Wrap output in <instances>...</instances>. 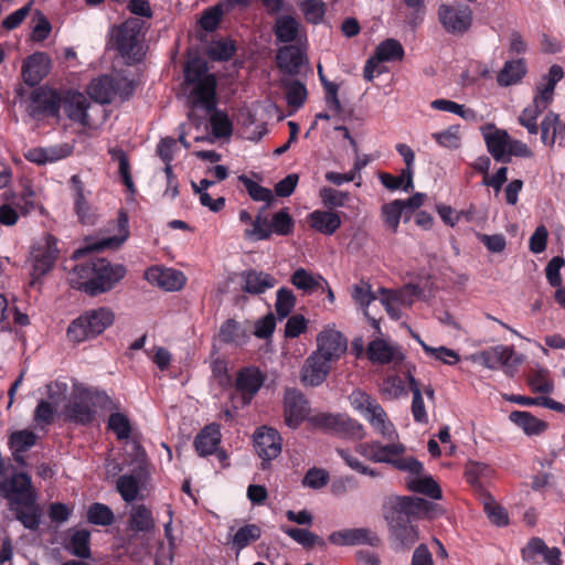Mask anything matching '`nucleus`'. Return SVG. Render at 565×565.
<instances>
[{
  "label": "nucleus",
  "instance_id": "79ce46f5",
  "mask_svg": "<svg viewBox=\"0 0 565 565\" xmlns=\"http://www.w3.org/2000/svg\"><path fill=\"white\" fill-rule=\"evenodd\" d=\"M509 418L524 430L526 435H539L547 428V424L529 412L514 411Z\"/></svg>",
  "mask_w": 565,
  "mask_h": 565
},
{
  "label": "nucleus",
  "instance_id": "e433bc0d",
  "mask_svg": "<svg viewBox=\"0 0 565 565\" xmlns=\"http://www.w3.org/2000/svg\"><path fill=\"white\" fill-rule=\"evenodd\" d=\"M71 186L74 191V209L79 218L84 224L92 223V214L89 204L84 194V184L78 175L71 178Z\"/></svg>",
  "mask_w": 565,
  "mask_h": 565
},
{
  "label": "nucleus",
  "instance_id": "c9c22d12",
  "mask_svg": "<svg viewBox=\"0 0 565 565\" xmlns=\"http://www.w3.org/2000/svg\"><path fill=\"white\" fill-rule=\"evenodd\" d=\"M364 417L369 420L371 426L380 433L383 437L392 438L395 434L394 425L390 422L384 408L376 403Z\"/></svg>",
  "mask_w": 565,
  "mask_h": 565
},
{
  "label": "nucleus",
  "instance_id": "c85d7f7f",
  "mask_svg": "<svg viewBox=\"0 0 565 565\" xmlns=\"http://www.w3.org/2000/svg\"><path fill=\"white\" fill-rule=\"evenodd\" d=\"M280 86L285 92L287 105L298 109L302 107L308 97V90L301 78L281 76Z\"/></svg>",
  "mask_w": 565,
  "mask_h": 565
},
{
  "label": "nucleus",
  "instance_id": "f257e3e1",
  "mask_svg": "<svg viewBox=\"0 0 565 565\" xmlns=\"http://www.w3.org/2000/svg\"><path fill=\"white\" fill-rule=\"evenodd\" d=\"M563 78V67L554 64L550 67L548 73L542 77V82L537 84L532 103L523 109L518 118L519 124L525 127L529 134L536 135L539 132L536 120L553 102L556 84Z\"/></svg>",
  "mask_w": 565,
  "mask_h": 565
},
{
  "label": "nucleus",
  "instance_id": "c03bdc74",
  "mask_svg": "<svg viewBox=\"0 0 565 565\" xmlns=\"http://www.w3.org/2000/svg\"><path fill=\"white\" fill-rule=\"evenodd\" d=\"M281 530L305 548H312L313 546L326 547V541L307 529L281 526Z\"/></svg>",
  "mask_w": 565,
  "mask_h": 565
},
{
  "label": "nucleus",
  "instance_id": "4d7b16f0",
  "mask_svg": "<svg viewBox=\"0 0 565 565\" xmlns=\"http://www.w3.org/2000/svg\"><path fill=\"white\" fill-rule=\"evenodd\" d=\"M128 215L125 211L120 210L117 216L118 233L113 237H108L100 242L99 247H119L129 236Z\"/></svg>",
  "mask_w": 565,
  "mask_h": 565
},
{
  "label": "nucleus",
  "instance_id": "49530a36",
  "mask_svg": "<svg viewBox=\"0 0 565 565\" xmlns=\"http://www.w3.org/2000/svg\"><path fill=\"white\" fill-rule=\"evenodd\" d=\"M374 55L381 62L401 61L404 57V49L397 40L386 39L376 46Z\"/></svg>",
  "mask_w": 565,
  "mask_h": 565
},
{
  "label": "nucleus",
  "instance_id": "ea45409f",
  "mask_svg": "<svg viewBox=\"0 0 565 565\" xmlns=\"http://www.w3.org/2000/svg\"><path fill=\"white\" fill-rule=\"evenodd\" d=\"M218 337H220V340L224 343H233L235 345H243L248 341L249 333L236 320L227 319L221 326Z\"/></svg>",
  "mask_w": 565,
  "mask_h": 565
},
{
  "label": "nucleus",
  "instance_id": "2f4dec72",
  "mask_svg": "<svg viewBox=\"0 0 565 565\" xmlns=\"http://www.w3.org/2000/svg\"><path fill=\"white\" fill-rule=\"evenodd\" d=\"M300 22L291 15H280L274 24L276 41L291 44L297 41L300 33Z\"/></svg>",
  "mask_w": 565,
  "mask_h": 565
},
{
  "label": "nucleus",
  "instance_id": "2eb2a0df",
  "mask_svg": "<svg viewBox=\"0 0 565 565\" xmlns=\"http://www.w3.org/2000/svg\"><path fill=\"white\" fill-rule=\"evenodd\" d=\"M284 408L285 423L290 428H297L309 414L308 401L305 395L296 388L286 390Z\"/></svg>",
  "mask_w": 565,
  "mask_h": 565
},
{
  "label": "nucleus",
  "instance_id": "473e14b6",
  "mask_svg": "<svg viewBox=\"0 0 565 565\" xmlns=\"http://www.w3.org/2000/svg\"><path fill=\"white\" fill-rule=\"evenodd\" d=\"M290 281L296 288L306 294H312L319 289L324 291V287H328V281L321 275H315L305 268L295 270Z\"/></svg>",
  "mask_w": 565,
  "mask_h": 565
},
{
  "label": "nucleus",
  "instance_id": "4468645a",
  "mask_svg": "<svg viewBox=\"0 0 565 565\" xmlns=\"http://www.w3.org/2000/svg\"><path fill=\"white\" fill-rule=\"evenodd\" d=\"M329 542L338 546H352V545H370L379 546L381 539L379 535L366 527L343 529L332 532Z\"/></svg>",
  "mask_w": 565,
  "mask_h": 565
},
{
  "label": "nucleus",
  "instance_id": "0eeeda50",
  "mask_svg": "<svg viewBox=\"0 0 565 565\" xmlns=\"http://www.w3.org/2000/svg\"><path fill=\"white\" fill-rule=\"evenodd\" d=\"M472 359L490 370L502 367L509 376H513L518 366L522 363L521 356L516 355L512 348L505 345L489 348L473 355Z\"/></svg>",
  "mask_w": 565,
  "mask_h": 565
},
{
  "label": "nucleus",
  "instance_id": "a211bd4d",
  "mask_svg": "<svg viewBox=\"0 0 565 565\" xmlns=\"http://www.w3.org/2000/svg\"><path fill=\"white\" fill-rule=\"evenodd\" d=\"M254 444L257 455L264 461H270L281 452V437L274 428H258L254 434Z\"/></svg>",
  "mask_w": 565,
  "mask_h": 565
},
{
  "label": "nucleus",
  "instance_id": "c756f323",
  "mask_svg": "<svg viewBox=\"0 0 565 565\" xmlns=\"http://www.w3.org/2000/svg\"><path fill=\"white\" fill-rule=\"evenodd\" d=\"M221 443L220 426L211 424L205 426L195 437L194 447L202 457L212 455Z\"/></svg>",
  "mask_w": 565,
  "mask_h": 565
},
{
  "label": "nucleus",
  "instance_id": "423d86ee",
  "mask_svg": "<svg viewBox=\"0 0 565 565\" xmlns=\"http://www.w3.org/2000/svg\"><path fill=\"white\" fill-rule=\"evenodd\" d=\"M437 15L445 31L452 35H462L468 32L473 21L472 10L467 4L441 3Z\"/></svg>",
  "mask_w": 565,
  "mask_h": 565
},
{
  "label": "nucleus",
  "instance_id": "dca6fc26",
  "mask_svg": "<svg viewBox=\"0 0 565 565\" xmlns=\"http://www.w3.org/2000/svg\"><path fill=\"white\" fill-rule=\"evenodd\" d=\"M190 93L189 100L193 107H202L206 113H211L216 107V79L213 74L203 76L195 82Z\"/></svg>",
  "mask_w": 565,
  "mask_h": 565
},
{
  "label": "nucleus",
  "instance_id": "5701e85b",
  "mask_svg": "<svg viewBox=\"0 0 565 565\" xmlns=\"http://www.w3.org/2000/svg\"><path fill=\"white\" fill-rule=\"evenodd\" d=\"M73 148L67 143L53 145L49 147H35L29 149L24 157L28 161L36 164L53 163L68 157Z\"/></svg>",
  "mask_w": 565,
  "mask_h": 565
},
{
  "label": "nucleus",
  "instance_id": "bb28decb",
  "mask_svg": "<svg viewBox=\"0 0 565 565\" xmlns=\"http://www.w3.org/2000/svg\"><path fill=\"white\" fill-rule=\"evenodd\" d=\"M241 279L242 290L252 295L263 294L276 285V279L271 275L255 269L244 270Z\"/></svg>",
  "mask_w": 565,
  "mask_h": 565
},
{
  "label": "nucleus",
  "instance_id": "774afa93",
  "mask_svg": "<svg viewBox=\"0 0 565 565\" xmlns=\"http://www.w3.org/2000/svg\"><path fill=\"white\" fill-rule=\"evenodd\" d=\"M234 53L235 46L228 40L213 42L207 50L209 56L214 61H228Z\"/></svg>",
  "mask_w": 565,
  "mask_h": 565
},
{
  "label": "nucleus",
  "instance_id": "4c0bfd02",
  "mask_svg": "<svg viewBox=\"0 0 565 565\" xmlns=\"http://www.w3.org/2000/svg\"><path fill=\"white\" fill-rule=\"evenodd\" d=\"M89 96L99 104H108L115 97L113 87V77L108 75L100 76L92 81L87 89Z\"/></svg>",
  "mask_w": 565,
  "mask_h": 565
},
{
  "label": "nucleus",
  "instance_id": "9b49d317",
  "mask_svg": "<svg viewBox=\"0 0 565 565\" xmlns=\"http://www.w3.org/2000/svg\"><path fill=\"white\" fill-rule=\"evenodd\" d=\"M348 341L342 333L335 329L326 328L317 335L316 354L333 364L347 352Z\"/></svg>",
  "mask_w": 565,
  "mask_h": 565
},
{
  "label": "nucleus",
  "instance_id": "6e6552de",
  "mask_svg": "<svg viewBox=\"0 0 565 565\" xmlns=\"http://www.w3.org/2000/svg\"><path fill=\"white\" fill-rule=\"evenodd\" d=\"M276 64L282 76H303L310 72L305 50L300 45L289 44L277 50Z\"/></svg>",
  "mask_w": 565,
  "mask_h": 565
},
{
  "label": "nucleus",
  "instance_id": "7c9ffc66",
  "mask_svg": "<svg viewBox=\"0 0 565 565\" xmlns=\"http://www.w3.org/2000/svg\"><path fill=\"white\" fill-rule=\"evenodd\" d=\"M127 524L128 529L136 533H150L156 527L152 512L145 504L132 505Z\"/></svg>",
  "mask_w": 565,
  "mask_h": 565
},
{
  "label": "nucleus",
  "instance_id": "72a5a7b5",
  "mask_svg": "<svg viewBox=\"0 0 565 565\" xmlns=\"http://www.w3.org/2000/svg\"><path fill=\"white\" fill-rule=\"evenodd\" d=\"M36 104L34 113L46 116L58 117L60 108L63 107V97L56 92H41L33 95Z\"/></svg>",
  "mask_w": 565,
  "mask_h": 565
},
{
  "label": "nucleus",
  "instance_id": "393cba45",
  "mask_svg": "<svg viewBox=\"0 0 565 565\" xmlns=\"http://www.w3.org/2000/svg\"><path fill=\"white\" fill-rule=\"evenodd\" d=\"M418 288L413 285H408L404 290L395 291L381 289L382 298L381 302L384 306L388 316L398 320L402 317L401 310L397 308L398 305L408 303L411 305V300L407 299L408 296H413L417 292Z\"/></svg>",
  "mask_w": 565,
  "mask_h": 565
},
{
  "label": "nucleus",
  "instance_id": "603ef678",
  "mask_svg": "<svg viewBox=\"0 0 565 565\" xmlns=\"http://www.w3.org/2000/svg\"><path fill=\"white\" fill-rule=\"evenodd\" d=\"M262 535V530L257 524H246L239 527L233 535L232 543L237 551L245 548L250 543L257 541Z\"/></svg>",
  "mask_w": 565,
  "mask_h": 565
},
{
  "label": "nucleus",
  "instance_id": "7ed1b4c3",
  "mask_svg": "<svg viewBox=\"0 0 565 565\" xmlns=\"http://www.w3.org/2000/svg\"><path fill=\"white\" fill-rule=\"evenodd\" d=\"M115 313L111 309L100 307L87 310L67 328V337L70 341L79 343L93 339L103 333L114 323Z\"/></svg>",
  "mask_w": 565,
  "mask_h": 565
},
{
  "label": "nucleus",
  "instance_id": "39448f33",
  "mask_svg": "<svg viewBox=\"0 0 565 565\" xmlns=\"http://www.w3.org/2000/svg\"><path fill=\"white\" fill-rule=\"evenodd\" d=\"M430 503L417 497H390L383 507V516L388 530L409 523L412 516H419L428 511Z\"/></svg>",
  "mask_w": 565,
  "mask_h": 565
},
{
  "label": "nucleus",
  "instance_id": "a19ab883",
  "mask_svg": "<svg viewBox=\"0 0 565 565\" xmlns=\"http://www.w3.org/2000/svg\"><path fill=\"white\" fill-rule=\"evenodd\" d=\"M95 271V260H89L76 265L70 275V285L72 288L83 290L88 295V287L93 281Z\"/></svg>",
  "mask_w": 565,
  "mask_h": 565
},
{
  "label": "nucleus",
  "instance_id": "864d4df0",
  "mask_svg": "<svg viewBox=\"0 0 565 565\" xmlns=\"http://www.w3.org/2000/svg\"><path fill=\"white\" fill-rule=\"evenodd\" d=\"M430 106L437 110L456 114L466 120H477V113L473 109L466 108L463 105L457 104L452 100L435 99L431 102Z\"/></svg>",
  "mask_w": 565,
  "mask_h": 565
},
{
  "label": "nucleus",
  "instance_id": "aec40b11",
  "mask_svg": "<svg viewBox=\"0 0 565 565\" xmlns=\"http://www.w3.org/2000/svg\"><path fill=\"white\" fill-rule=\"evenodd\" d=\"M264 381V374L256 366H247L238 371L235 387L242 393L244 404L250 403L252 398L263 386Z\"/></svg>",
  "mask_w": 565,
  "mask_h": 565
},
{
  "label": "nucleus",
  "instance_id": "1a4fd4ad",
  "mask_svg": "<svg viewBox=\"0 0 565 565\" xmlns=\"http://www.w3.org/2000/svg\"><path fill=\"white\" fill-rule=\"evenodd\" d=\"M125 275L126 268L122 265H111L106 259H96L93 281H90L88 287V295L94 297L111 290Z\"/></svg>",
  "mask_w": 565,
  "mask_h": 565
},
{
  "label": "nucleus",
  "instance_id": "cd10ccee",
  "mask_svg": "<svg viewBox=\"0 0 565 565\" xmlns=\"http://www.w3.org/2000/svg\"><path fill=\"white\" fill-rule=\"evenodd\" d=\"M308 223L315 231L333 235L341 226V215L338 212L316 210L308 215Z\"/></svg>",
  "mask_w": 565,
  "mask_h": 565
},
{
  "label": "nucleus",
  "instance_id": "de8ad7c7",
  "mask_svg": "<svg viewBox=\"0 0 565 565\" xmlns=\"http://www.w3.org/2000/svg\"><path fill=\"white\" fill-rule=\"evenodd\" d=\"M390 534L399 546L407 550L419 539L417 527L411 522L390 529Z\"/></svg>",
  "mask_w": 565,
  "mask_h": 565
},
{
  "label": "nucleus",
  "instance_id": "ddd939ff",
  "mask_svg": "<svg viewBox=\"0 0 565 565\" xmlns=\"http://www.w3.org/2000/svg\"><path fill=\"white\" fill-rule=\"evenodd\" d=\"M0 493L15 504L35 501L31 478L25 472L14 473L0 481Z\"/></svg>",
  "mask_w": 565,
  "mask_h": 565
},
{
  "label": "nucleus",
  "instance_id": "b1692460",
  "mask_svg": "<svg viewBox=\"0 0 565 565\" xmlns=\"http://www.w3.org/2000/svg\"><path fill=\"white\" fill-rule=\"evenodd\" d=\"M50 61L44 53H35L29 56L22 66L23 81L29 86L38 85L49 73Z\"/></svg>",
  "mask_w": 565,
  "mask_h": 565
},
{
  "label": "nucleus",
  "instance_id": "4be33fe9",
  "mask_svg": "<svg viewBox=\"0 0 565 565\" xmlns=\"http://www.w3.org/2000/svg\"><path fill=\"white\" fill-rule=\"evenodd\" d=\"M366 354L372 363L388 364L391 362L397 364L403 362L405 355L398 347L392 345L383 339L371 341L366 349Z\"/></svg>",
  "mask_w": 565,
  "mask_h": 565
},
{
  "label": "nucleus",
  "instance_id": "a18cd8bd",
  "mask_svg": "<svg viewBox=\"0 0 565 565\" xmlns=\"http://www.w3.org/2000/svg\"><path fill=\"white\" fill-rule=\"evenodd\" d=\"M407 382L409 390L413 393V401H412V414L415 419V422L425 424L427 423V413L425 409L424 399L422 396V391L419 383L416 381V379L412 375L411 371L407 372Z\"/></svg>",
  "mask_w": 565,
  "mask_h": 565
},
{
  "label": "nucleus",
  "instance_id": "a878e982",
  "mask_svg": "<svg viewBox=\"0 0 565 565\" xmlns=\"http://www.w3.org/2000/svg\"><path fill=\"white\" fill-rule=\"evenodd\" d=\"M146 277L168 291L180 290L185 284L184 275L172 268H151L146 273Z\"/></svg>",
  "mask_w": 565,
  "mask_h": 565
},
{
  "label": "nucleus",
  "instance_id": "412c9836",
  "mask_svg": "<svg viewBox=\"0 0 565 565\" xmlns=\"http://www.w3.org/2000/svg\"><path fill=\"white\" fill-rule=\"evenodd\" d=\"M93 396L88 392L74 394L65 408L66 417L78 424H88L95 417Z\"/></svg>",
  "mask_w": 565,
  "mask_h": 565
},
{
  "label": "nucleus",
  "instance_id": "3c124183",
  "mask_svg": "<svg viewBox=\"0 0 565 565\" xmlns=\"http://www.w3.org/2000/svg\"><path fill=\"white\" fill-rule=\"evenodd\" d=\"M17 519L30 530H36L40 525V514L34 505V501L17 503Z\"/></svg>",
  "mask_w": 565,
  "mask_h": 565
},
{
  "label": "nucleus",
  "instance_id": "f3484780",
  "mask_svg": "<svg viewBox=\"0 0 565 565\" xmlns=\"http://www.w3.org/2000/svg\"><path fill=\"white\" fill-rule=\"evenodd\" d=\"M482 136L486 141L487 149L492 158L498 162L508 163V147L510 143L509 134L497 128L493 124H488L481 128Z\"/></svg>",
  "mask_w": 565,
  "mask_h": 565
},
{
  "label": "nucleus",
  "instance_id": "69168bd1",
  "mask_svg": "<svg viewBox=\"0 0 565 565\" xmlns=\"http://www.w3.org/2000/svg\"><path fill=\"white\" fill-rule=\"evenodd\" d=\"M238 180L245 185L249 196L254 201H263L267 204H270L274 201L271 190L262 186L260 184L247 178L245 174L239 175Z\"/></svg>",
  "mask_w": 565,
  "mask_h": 565
},
{
  "label": "nucleus",
  "instance_id": "0e129e2a",
  "mask_svg": "<svg viewBox=\"0 0 565 565\" xmlns=\"http://www.w3.org/2000/svg\"><path fill=\"white\" fill-rule=\"evenodd\" d=\"M107 426L119 440L128 439L131 435L130 420L122 413L110 414Z\"/></svg>",
  "mask_w": 565,
  "mask_h": 565
},
{
  "label": "nucleus",
  "instance_id": "20e7f679",
  "mask_svg": "<svg viewBox=\"0 0 565 565\" xmlns=\"http://www.w3.org/2000/svg\"><path fill=\"white\" fill-rule=\"evenodd\" d=\"M143 25L145 22L139 18H129L113 29L114 46L128 63L139 62L143 56L141 44Z\"/></svg>",
  "mask_w": 565,
  "mask_h": 565
},
{
  "label": "nucleus",
  "instance_id": "f8f14e48",
  "mask_svg": "<svg viewBox=\"0 0 565 565\" xmlns=\"http://www.w3.org/2000/svg\"><path fill=\"white\" fill-rule=\"evenodd\" d=\"M63 109L75 124L83 127H92L95 124L92 116L94 107L89 99L79 92L70 90L64 95Z\"/></svg>",
  "mask_w": 565,
  "mask_h": 565
},
{
  "label": "nucleus",
  "instance_id": "09e8293b",
  "mask_svg": "<svg viewBox=\"0 0 565 565\" xmlns=\"http://www.w3.org/2000/svg\"><path fill=\"white\" fill-rule=\"evenodd\" d=\"M298 7L306 21L311 24L321 23L327 12V6L322 0H302Z\"/></svg>",
  "mask_w": 565,
  "mask_h": 565
},
{
  "label": "nucleus",
  "instance_id": "5fc2aeb1",
  "mask_svg": "<svg viewBox=\"0 0 565 565\" xmlns=\"http://www.w3.org/2000/svg\"><path fill=\"white\" fill-rule=\"evenodd\" d=\"M404 211L405 209L401 200H394L382 206L381 213L383 222L392 232L395 233L397 231Z\"/></svg>",
  "mask_w": 565,
  "mask_h": 565
},
{
  "label": "nucleus",
  "instance_id": "f03ea898",
  "mask_svg": "<svg viewBox=\"0 0 565 565\" xmlns=\"http://www.w3.org/2000/svg\"><path fill=\"white\" fill-rule=\"evenodd\" d=\"M358 451L375 462H386L396 469L407 471L411 475H418L424 470L422 462L414 457L401 456L405 452V446L399 443L382 445L379 441L361 444Z\"/></svg>",
  "mask_w": 565,
  "mask_h": 565
},
{
  "label": "nucleus",
  "instance_id": "37998d69",
  "mask_svg": "<svg viewBox=\"0 0 565 565\" xmlns=\"http://www.w3.org/2000/svg\"><path fill=\"white\" fill-rule=\"evenodd\" d=\"M525 73L526 66L523 60L508 61L499 72L497 82L500 86H510L521 81Z\"/></svg>",
  "mask_w": 565,
  "mask_h": 565
},
{
  "label": "nucleus",
  "instance_id": "052dcab7",
  "mask_svg": "<svg viewBox=\"0 0 565 565\" xmlns=\"http://www.w3.org/2000/svg\"><path fill=\"white\" fill-rule=\"evenodd\" d=\"M114 519L110 508L103 503H93L87 510V520L92 524L107 526L113 524Z\"/></svg>",
  "mask_w": 565,
  "mask_h": 565
},
{
  "label": "nucleus",
  "instance_id": "9d476101",
  "mask_svg": "<svg viewBox=\"0 0 565 565\" xmlns=\"http://www.w3.org/2000/svg\"><path fill=\"white\" fill-rule=\"evenodd\" d=\"M56 245L57 239L51 234H45L44 237L32 247V276L34 279H39L53 268L58 256Z\"/></svg>",
  "mask_w": 565,
  "mask_h": 565
},
{
  "label": "nucleus",
  "instance_id": "58836bf2",
  "mask_svg": "<svg viewBox=\"0 0 565 565\" xmlns=\"http://www.w3.org/2000/svg\"><path fill=\"white\" fill-rule=\"evenodd\" d=\"M565 131V124L557 114L550 111L541 122V139L544 145L553 146L557 136Z\"/></svg>",
  "mask_w": 565,
  "mask_h": 565
},
{
  "label": "nucleus",
  "instance_id": "13d9d810",
  "mask_svg": "<svg viewBox=\"0 0 565 565\" xmlns=\"http://www.w3.org/2000/svg\"><path fill=\"white\" fill-rule=\"evenodd\" d=\"M36 443V435L29 429L14 431L10 435L9 446L12 451L25 452Z\"/></svg>",
  "mask_w": 565,
  "mask_h": 565
},
{
  "label": "nucleus",
  "instance_id": "680f3d73",
  "mask_svg": "<svg viewBox=\"0 0 565 565\" xmlns=\"http://www.w3.org/2000/svg\"><path fill=\"white\" fill-rule=\"evenodd\" d=\"M213 114L210 118L213 135L217 138L230 137L233 132V125L228 116L221 110H212Z\"/></svg>",
  "mask_w": 565,
  "mask_h": 565
},
{
  "label": "nucleus",
  "instance_id": "6ab92c4d",
  "mask_svg": "<svg viewBox=\"0 0 565 565\" xmlns=\"http://www.w3.org/2000/svg\"><path fill=\"white\" fill-rule=\"evenodd\" d=\"M331 367V363L312 352L301 367L300 380L306 386H319L327 380Z\"/></svg>",
  "mask_w": 565,
  "mask_h": 565
},
{
  "label": "nucleus",
  "instance_id": "e2e57ef3",
  "mask_svg": "<svg viewBox=\"0 0 565 565\" xmlns=\"http://www.w3.org/2000/svg\"><path fill=\"white\" fill-rule=\"evenodd\" d=\"M117 490L126 502H132L139 494V480L131 475H124L117 480Z\"/></svg>",
  "mask_w": 565,
  "mask_h": 565
},
{
  "label": "nucleus",
  "instance_id": "6e6d98bb",
  "mask_svg": "<svg viewBox=\"0 0 565 565\" xmlns=\"http://www.w3.org/2000/svg\"><path fill=\"white\" fill-rule=\"evenodd\" d=\"M89 537L90 533L87 530L75 531L70 541V552L77 557L89 558Z\"/></svg>",
  "mask_w": 565,
  "mask_h": 565
},
{
  "label": "nucleus",
  "instance_id": "8fccbe9b",
  "mask_svg": "<svg viewBox=\"0 0 565 565\" xmlns=\"http://www.w3.org/2000/svg\"><path fill=\"white\" fill-rule=\"evenodd\" d=\"M108 153L111 160L117 161L119 166V174L122 179L124 184L131 192H135V185L130 174V164L128 157L122 148L113 147L108 149Z\"/></svg>",
  "mask_w": 565,
  "mask_h": 565
},
{
  "label": "nucleus",
  "instance_id": "bf43d9fd",
  "mask_svg": "<svg viewBox=\"0 0 565 565\" xmlns=\"http://www.w3.org/2000/svg\"><path fill=\"white\" fill-rule=\"evenodd\" d=\"M527 383L533 392L551 393L553 391V383L550 379V373L543 367L531 370Z\"/></svg>",
  "mask_w": 565,
  "mask_h": 565
},
{
  "label": "nucleus",
  "instance_id": "338daca9",
  "mask_svg": "<svg viewBox=\"0 0 565 565\" xmlns=\"http://www.w3.org/2000/svg\"><path fill=\"white\" fill-rule=\"evenodd\" d=\"M380 392L387 399H397L405 394L404 383L398 376L390 375L383 380Z\"/></svg>",
  "mask_w": 565,
  "mask_h": 565
},
{
  "label": "nucleus",
  "instance_id": "f704fd0d",
  "mask_svg": "<svg viewBox=\"0 0 565 565\" xmlns=\"http://www.w3.org/2000/svg\"><path fill=\"white\" fill-rule=\"evenodd\" d=\"M422 473L412 475L407 480V488L413 492L425 494L434 500L441 499V489L429 476L422 477Z\"/></svg>",
  "mask_w": 565,
  "mask_h": 565
}]
</instances>
